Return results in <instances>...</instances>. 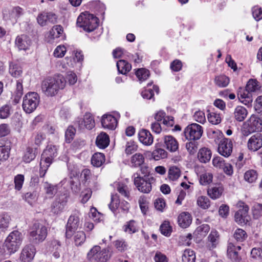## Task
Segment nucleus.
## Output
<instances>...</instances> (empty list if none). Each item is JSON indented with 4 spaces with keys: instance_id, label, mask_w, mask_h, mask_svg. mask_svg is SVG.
I'll list each match as a JSON object with an SVG mask.
<instances>
[{
    "instance_id": "nucleus-1",
    "label": "nucleus",
    "mask_w": 262,
    "mask_h": 262,
    "mask_svg": "<svg viewBox=\"0 0 262 262\" xmlns=\"http://www.w3.org/2000/svg\"><path fill=\"white\" fill-rule=\"evenodd\" d=\"M77 26L87 32L94 31L99 25V19L87 11L81 13L77 19Z\"/></svg>"
},
{
    "instance_id": "nucleus-2",
    "label": "nucleus",
    "mask_w": 262,
    "mask_h": 262,
    "mask_svg": "<svg viewBox=\"0 0 262 262\" xmlns=\"http://www.w3.org/2000/svg\"><path fill=\"white\" fill-rule=\"evenodd\" d=\"M57 155V148L55 145H48L43 150L40 162V176H45L48 167Z\"/></svg>"
},
{
    "instance_id": "nucleus-3",
    "label": "nucleus",
    "mask_w": 262,
    "mask_h": 262,
    "mask_svg": "<svg viewBox=\"0 0 262 262\" xmlns=\"http://www.w3.org/2000/svg\"><path fill=\"white\" fill-rule=\"evenodd\" d=\"M47 234V228L45 226L39 223H35L29 232V238L31 243L37 244L46 239Z\"/></svg>"
},
{
    "instance_id": "nucleus-4",
    "label": "nucleus",
    "mask_w": 262,
    "mask_h": 262,
    "mask_svg": "<svg viewBox=\"0 0 262 262\" xmlns=\"http://www.w3.org/2000/svg\"><path fill=\"white\" fill-rule=\"evenodd\" d=\"M134 184L138 190L144 193H149L152 189V185L155 182L153 177H140L138 173H135L133 176Z\"/></svg>"
},
{
    "instance_id": "nucleus-5",
    "label": "nucleus",
    "mask_w": 262,
    "mask_h": 262,
    "mask_svg": "<svg viewBox=\"0 0 262 262\" xmlns=\"http://www.w3.org/2000/svg\"><path fill=\"white\" fill-rule=\"evenodd\" d=\"M242 131L246 136L255 132H262V119L256 115H251L243 124Z\"/></svg>"
},
{
    "instance_id": "nucleus-6",
    "label": "nucleus",
    "mask_w": 262,
    "mask_h": 262,
    "mask_svg": "<svg viewBox=\"0 0 262 262\" xmlns=\"http://www.w3.org/2000/svg\"><path fill=\"white\" fill-rule=\"evenodd\" d=\"M23 240L22 234L18 231L11 232L5 239L4 245L10 254L15 253L20 246Z\"/></svg>"
},
{
    "instance_id": "nucleus-7",
    "label": "nucleus",
    "mask_w": 262,
    "mask_h": 262,
    "mask_svg": "<svg viewBox=\"0 0 262 262\" xmlns=\"http://www.w3.org/2000/svg\"><path fill=\"white\" fill-rule=\"evenodd\" d=\"M40 97L35 92H29L26 94L24 97L23 102V108L28 114L34 112L39 104Z\"/></svg>"
},
{
    "instance_id": "nucleus-8",
    "label": "nucleus",
    "mask_w": 262,
    "mask_h": 262,
    "mask_svg": "<svg viewBox=\"0 0 262 262\" xmlns=\"http://www.w3.org/2000/svg\"><path fill=\"white\" fill-rule=\"evenodd\" d=\"M107 249L101 250L99 246H94L88 252V258L92 262H106L110 258Z\"/></svg>"
},
{
    "instance_id": "nucleus-9",
    "label": "nucleus",
    "mask_w": 262,
    "mask_h": 262,
    "mask_svg": "<svg viewBox=\"0 0 262 262\" xmlns=\"http://www.w3.org/2000/svg\"><path fill=\"white\" fill-rule=\"evenodd\" d=\"M79 215V212L75 211L69 218L66 232L67 238H70L80 225Z\"/></svg>"
},
{
    "instance_id": "nucleus-10",
    "label": "nucleus",
    "mask_w": 262,
    "mask_h": 262,
    "mask_svg": "<svg viewBox=\"0 0 262 262\" xmlns=\"http://www.w3.org/2000/svg\"><path fill=\"white\" fill-rule=\"evenodd\" d=\"M202 127L196 123H192L188 125L184 129V135L188 140L199 139L203 134Z\"/></svg>"
},
{
    "instance_id": "nucleus-11",
    "label": "nucleus",
    "mask_w": 262,
    "mask_h": 262,
    "mask_svg": "<svg viewBox=\"0 0 262 262\" xmlns=\"http://www.w3.org/2000/svg\"><path fill=\"white\" fill-rule=\"evenodd\" d=\"M75 125L80 129H91L95 126L94 119L90 113H85L82 118H78Z\"/></svg>"
},
{
    "instance_id": "nucleus-12",
    "label": "nucleus",
    "mask_w": 262,
    "mask_h": 262,
    "mask_svg": "<svg viewBox=\"0 0 262 262\" xmlns=\"http://www.w3.org/2000/svg\"><path fill=\"white\" fill-rule=\"evenodd\" d=\"M66 83H42V92L47 96H53L56 94L59 89L65 87Z\"/></svg>"
},
{
    "instance_id": "nucleus-13",
    "label": "nucleus",
    "mask_w": 262,
    "mask_h": 262,
    "mask_svg": "<svg viewBox=\"0 0 262 262\" xmlns=\"http://www.w3.org/2000/svg\"><path fill=\"white\" fill-rule=\"evenodd\" d=\"M232 141L228 138H224L219 144L218 151L224 157H228L232 151Z\"/></svg>"
},
{
    "instance_id": "nucleus-14",
    "label": "nucleus",
    "mask_w": 262,
    "mask_h": 262,
    "mask_svg": "<svg viewBox=\"0 0 262 262\" xmlns=\"http://www.w3.org/2000/svg\"><path fill=\"white\" fill-rule=\"evenodd\" d=\"M101 124L105 129L114 130L118 124V118L111 114H105L102 116Z\"/></svg>"
},
{
    "instance_id": "nucleus-15",
    "label": "nucleus",
    "mask_w": 262,
    "mask_h": 262,
    "mask_svg": "<svg viewBox=\"0 0 262 262\" xmlns=\"http://www.w3.org/2000/svg\"><path fill=\"white\" fill-rule=\"evenodd\" d=\"M23 14V9L18 6L13 7L8 11L6 10L3 11L4 17L6 19L11 20L13 23L16 22L17 19Z\"/></svg>"
},
{
    "instance_id": "nucleus-16",
    "label": "nucleus",
    "mask_w": 262,
    "mask_h": 262,
    "mask_svg": "<svg viewBox=\"0 0 262 262\" xmlns=\"http://www.w3.org/2000/svg\"><path fill=\"white\" fill-rule=\"evenodd\" d=\"M57 17L55 14L52 12H42L38 14L37 17V23L41 26H44L48 23H55Z\"/></svg>"
},
{
    "instance_id": "nucleus-17",
    "label": "nucleus",
    "mask_w": 262,
    "mask_h": 262,
    "mask_svg": "<svg viewBox=\"0 0 262 262\" xmlns=\"http://www.w3.org/2000/svg\"><path fill=\"white\" fill-rule=\"evenodd\" d=\"M248 149L252 151H256L262 147V135L256 134L252 136L247 143Z\"/></svg>"
},
{
    "instance_id": "nucleus-18",
    "label": "nucleus",
    "mask_w": 262,
    "mask_h": 262,
    "mask_svg": "<svg viewBox=\"0 0 262 262\" xmlns=\"http://www.w3.org/2000/svg\"><path fill=\"white\" fill-rule=\"evenodd\" d=\"M35 254V248L32 245L25 247L21 252L20 259L22 262H30Z\"/></svg>"
},
{
    "instance_id": "nucleus-19",
    "label": "nucleus",
    "mask_w": 262,
    "mask_h": 262,
    "mask_svg": "<svg viewBox=\"0 0 262 262\" xmlns=\"http://www.w3.org/2000/svg\"><path fill=\"white\" fill-rule=\"evenodd\" d=\"M139 141L146 146L151 145L154 141V138L150 132L145 129L140 130L138 133Z\"/></svg>"
},
{
    "instance_id": "nucleus-20",
    "label": "nucleus",
    "mask_w": 262,
    "mask_h": 262,
    "mask_svg": "<svg viewBox=\"0 0 262 262\" xmlns=\"http://www.w3.org/2000/svg\"><path fill=\"white\" fill-rule=\"evenodd\" d=\"M15 45L19 50L26 51L30 49L31 40L26 35H19L15 39Z\"/></svg>"
},
{
    "instance_id": "nucleus-21",
    "label": "nucleus",
    "mask_w": 262,
    "mask_h": 262,
    "mask_svg": "<svg viewBox=\"0 0 262 262\" xmlns=\"http://www.w3.org/2000/svg\"><path fill=\"white\" fill-rule=\"evenodd\" d=\"M51 82H77V77L75 73L72 71L68 72L66 78H63V76L61 74H58L55 75L53 77L49 79Z\"/></svg>"
},
{
    "instance_id": "nucleus-22",
    "label": "nucleus",
    "mask_w": 262,
    "mask_h": 262,
    "mask_svg": "<svg viewBox=\"0 0 262 262\" xmlns=\"http://www.w3.org/2000/svg\"><path fill=\"white\" fill-rule=\"evenodd\" d=\"M155 120L158 121L163 120V123L168 126H172L174 124V118L172 116H166V114L163 111L157 112L154 116Z\"/></svg>"
},
{
    "instance_id": "nucleus-23",
    "label": "nucleus",
    "mask_w": 262,
    "mask_h": 262,
    "mask_svg": "<svg viewBox=\"0 0 262 262\" xmlns=\"http://www.w3.org/2000/svg\"><path fill=\"white\" fill-rule=\"evenodd\" d=\"M248 114V112L246 107L238 105L234 108L233 117L236 121L242 122L246 118Z\"/></svg>"
},
{
    "instance_id": "nucleus-24",
    "label": "nucleus",
    "mask_w": 262,
    "mask_h": 262,
    "mask_svg": "<svg viewBox=\"0 0 262 262\" xmlns=\"http://www.w3.org/2000/svg\"><path fill=\"white\" fill-rule=\"evenodd\" d=\"M241 249L239 246H235L232 243L228 244L227 255L229 258L235 262H238V251Z\"/></svg>"
},
{
    "instance_id": "nucleus-25",
    "label": "nucleus",
    "mask_w": 262,
    "mask_h": 262,
    "mask_svg": "<svg viewBox=\"0 0 262 262\" xmlns=\"http://www.w3.org/2000/svg\"><path fill=\"white\" fill-rule=\"evenodd\" d=\"M159 89L157 85L148 83L144 90L141 92V95L144 99H150L154 96V91L159 93Z\"/></svg>"
},
{
    "instance_id": "nucleus-26",
    "label": "nucleus",
    "mask_w": 262,
    "mask_h": 262,
    "mask_svg": "<svg viewBox=\"0 0 262 262\" xmlns=\"http://www.w3.org/2000/svg\"><path fill=\"white\" fill-rule=\"evenodd\" d=\"M9 72L14 77L18 78L22 74L23 70L20 63L17 61L10 62Z\"/></svg>"
},
{
    "instance_id": "nucleus-27",
    "label": "nucleus",
    "mask_w": 262,
    "mask_h": 262,
    "mask_svg": "<svg viewBox=\"0 0 262 262\" xmlns=\"http://www.w3.org/2000/svg\"><path fill=\"white\" fill-rule=\"evenodd\" d=\"M192 217L187 212H182L178 216V222L180 227L183 228L188 227L191 223Z\"/></svg>"
},
{
    "instance_id": "nucleus-28",
    "label": "nucleus",
    "mask_w": 262,
    "mask_h": 262,
    "mask_svg": "<svg viewBox=\"0 0 262 262\" xmlns=\"http://www.w3.org/2000/svg\"><path fill=\"white\" fill-rule=\"evenodd\" d=\"M164 144L166 148L171 152L177 151L179 148L178 141L171 136H166L164 137Z\"/></svg>"
},
{
    "instance_id": "nucleus-29",
    "label": "nucleus",
    "mask_w": 262,
    "mask_h": 262,
    "mask_svg": "<svg viewBox=\"0 0 262 262\" xmlns=\"http://www.w3.org/2000/svg\"><path fill=\"white\" fill-rule=\"evenodd\" d=\"M47 248L49 251L53 253V256L55 258L57 259L60 257V244L58 241L54 239L50 242Z\"/></svg>"
},
{
    "instance_id": "nucleus-30",
    "label": "nucleus",
    "mask_w": 262,
    "mask_h": 262,
    "mask_svg": "<svg viewBox=\"0 0 262 262\" xmlns=\"http://www.w3.org/2000/svg\"><path fill=\"white\" fill-rule=\"evenodd\" d=\"M210 227L207 224H203L196 228L193 232V235L198 239L201 240L208 233Z\"/></svg>"
},
{
    "instance_id": "nucleus-31",
    "label": "nucleus",
    "mask_w": 262,
    "mask_h": 262,
    "mask_svg": "<svg viewBox=\"0 0 262 262\" xmlns=\"http://www.w3.org/2000/svg\"><path fill=\"white\" fill-rule=\"evenodd\" d=\"M208 247L209 249L215 248L219 243L220 235L219 232L215 230H211L208 237Z\"/></svg>"
},
{
    "instance_id": "nucleus-32",
    "label": "nucleus",
    "mask_w": 262,
    "mask_h": 262,
    "mask_svg": "<svg viewBox=\"0 0 262 262\" xmlns=\"http://www.w3.org/2000/svg\"><path fill=\"white\" fill-rule=\"evenodd\" d=\"M96 143L100 148L104 149L108 146L110 143V138L105 133H100L97 137Z\"/></svg>"
},
{
    "instance_id": "nucleus-33",
    "label": "nucleus",
    "mask_w": 262,
    "mask_h": 262,
    "mask_svg": "<svg viewBox=\"0 0 262 262\" xmlns=\"http://www.w3.org/2000/svg\"><path fill=\"white\" fill-rule=\"evenodd\" d=\"M211 156V150L208 148L203 147L199 150L198 158L201 162L206 163L210 161Z\"/></svg>"
},
{
    "instance_id": "nucleus-34",
    "label": "nucleus",
    "mask_w": 262,
    "mask_h": 262,
    "mask_svg": "<svg viewBox=\"0 0 262 262\" xmlns=\"http://www.w3.org/2000/svg\"><path fill=\"white\" fill-rule=\"evenodd\" d=\"M15 90L13 93V102L16 104L19 102L20 100L23 95V86L22 83H15Z\"/></svg>"
},
{
    "instance_id": "nucleus-35",
    "label": "nucleus",
    "mask_w": 262,
    "mask_h": 262,
    "mask_svg": "<svg viewBox=\"0 0 262 262\" xmlns=\"http://www.w3.org/2000/svg\"><path fill=\"white\" fill-rule=\"evenodd\" d=\"M66 202L64 198L56 200L52 205V211L55 214L59 213L63 210Z\"/></svg>"
},
{
    "instance_id": "nucleus-36",
    "label": "nucleus",
    "mask_w": 262,
    "mask_h": 262,
    "mask_svg": "<svg viewBox=\"0 0 262 262\" xmlns=\"http://www.w3.org/2000/svg\"><path fill=\"white\" fill-rule=\"evenodd\" d=\"M63 32V28L60 25L53 26L49 33L48 36L49 41L59 37L62 34Z\"/></svg>"
},
{
    "instance_id": "nucleus-37",
    "label": "nucleus",
    "mask_w": 262,
    "mask_h": 262,
    "mask_svg": "<svg viewBox=\"0 0 262 262\" xmlns=\"http://www.w3.org/2000/svg\"><path fill=\"white\" fill-rule=\"evenodd\" d=\"M117 67L119 73L126 74L132 69L131 64L125 60H119L117 62Z\"/></svg>"
},
{
    "instance_id": "nucleus-38",
    "label": "nucleus",
    "mask_w": 262,
    "mask_h": 262,
    "mask_svg": "<svg viewBox=\"0 0 262 262\" xmlns=\"http://www.w3.org/2000/svg\"><path fill=\"white\" fill-rule=\"evenodd\" d=\"M144 162V157L142 154L136 153L133 155L130 159L132 167H138L143 165Z\"/></svg>"
},
{
    "instance_id": "nucleus-39",
    "label": "nucleus",
    "mask_w": 262,
    "mask_h": 262,
    "mask_svg": "<svg viewBox=\"0 0 262 262\" xmlns=\"http://www.w3.org/2000/svg\"><path fill=\"white\" fill-rule=\"evenodd\" d=\"M104 162L105 156L100 152L95 153L91 158L92 164L96 167H100Z\"/></svg>"
},
{
    "instance_id": "nucleus-40",
    "label": "nucleus",
    "mask_w": 262,
    "mask_h": 262,
    "mask_svg": "<svg viewBox=\"0 0 262 262\" xmlns=\"http://www.w3.org/2000/svg\"><path fill=\"white\" fill-rule=\"evenodd\" d=\"M224 189L222 186H214L208 189V194L212 199L219 198L223 192Z\"/></svg>"
},
{
    "instance_id": "nucleus-41",
    "label": "nucleus",
    "mask_w": 262,
    "mask_h": 262,
    "mask_svg": "<svg viewBox=\"0 0 262 262\" xmlns=\"http://www.w3.org/2000/svg\"><path fill=\"white\" fill-rule=\"evenodd\" d=\"M195 254L193 250L190 249L184 250L182 256V262H195Z\"/></svg>"
},
{
    "instance_id": "nucleus-42",
    "label": "nucleus",
    "mask_w": 262,
    "mask_h": 262,
    "mask_svg": "<svg viewBox=\"0 0 262 262\" xmlns=\"http://www.w3.org/2000/svg\"><path fill=\"white\" fill-rule=\"evenodd\" d=\"M258 177V173L255 170L249 169L246 171L244 175L245 181L249 183H253L256 181Z\"/></svg>"
},
{
    "instance_id": "nucleus-43",
    "label": "nucleus",
    "mask_w": 262,
    "mask_h": 262,
    "mask_svg": "<svg viewBox=\"0 0 262 262\" xmlns=\"http://www.w3.org/2000/svg\"><path fill=\"white\" fill-rule=\"evenodd\" d=\"M11 221L10 215L6 212L0 214V228L3 230L7 229Z\"/></svg>"
},
{
    "instance_id": "nucleus-44",
    "label": "nucleus",
    "mask_w": 262,
    "mask_h": 262,
    "mask_svg": "<svg viewBox=\"0 0 262 262\" xmlns=\"http://www.w3.org/2000/svg\"><path fill=\"white\" fill-rule=\"evenodd\" d=\"M135 75L140 81H145L150 76V72L145 68H140L136 70Z\"/></svg>"
},
{
    "instance_id": "nucleus-45",
    "label": "nucleus",
    "mask_w": 262,
    "mask_h": 262,
    "mask_svg": "<svg viewBox=\"0 0 262 262\" xmlns=\"http://www.w3.org/2000/svg\"><path fill=\"white\" fill-rule=\"evenodd\" d=\"M120 201L117 194L112 195L111 202L109 205V208L115 215L117 214V211L120 204Z\"/></svg>"
},
{
    "instance_id": "nucleus-46",
    "label": "nucleus",
    "mask_w": 262,
    "mask_h": 262,
    "mask_svg": "<svg viewBox=\"0 0 262 262\" xmlns=\"http://www.w3.org/2000/svg\"><path fill=\"white\" fill-rule=\"evenodd\" d=\"M124 231L129 234L134 233L138 231L137 223L134 220L127 222L124 226Z\"/></svg>"
},
{
    "instance_id": "nucleus-47",
    "label": "nucleus",
    "mask_w": 262,
    "mask_h": 262,
    "mask_svg": "<svg viewBox=\"0 0 262 262\" xmlns=\"http://www.w3.org/2000/svg\"><path fill=\"white\" fill-rule=\"evenodd\" d=\"M197 205L203 209H208L210 206L209 199L206 196H199L196 199Z\"/></svg>"
},
{
    "instance_id": "nucleus-48",
    "label": "nucleus",
    "mask_w": 262,
    "mask_h": 262,
    "mask_svg": "<svg viewBox=\"0 0 262 262\" xmlns=\"http://www.w3.org/2000/svg\"><path fill=\"white\" fill-rule=\"evenodd\" d=\"M38 195L36 192H27L25 193L23 198L30 205H33L36 202Z\"/></svg>"
},
{
    "instance_id": "nucleus-49",
    "label": "nucleus",
    "mask_w": 262,
    "mask_h": 262,
    "mask_svg": "<svg viewBox=\"0 0 262 262\" xmlns=\"http://www.w3.org/2000/svg\"><path fill=\"white\" fill-rule=\"evenodd\" d=\"M36 154V152L35 149L28 147L27 148L25 153L23 157V160L26 163H29L35 159Z\"/></svg>"
},
{
    "instance_id": "nucleus-50",
    "label": "nucleus",
    "mask_w": 262,
    "mask_h": 262,
    "mask_svg": "<svg viewBox=\"0 0 262 262\" xmlns=\"http://www.w3.org/2000/svg\"><path fill=\"white\" fill-rule=\"evenodd\" d=\"M74 243L76 246H81L84 243L86 239L85 234L83 231L74 232Z\"/></svg>"
},
{
    "instance_id": "nucleus-51",
    "label": "nucleus",
    "mask_w": 262,
    "mask_h": 262,
    "mask_svg": "<svg viewBox=\"0 0 262 262\" xmlns=\"http://www.w3.org/2000/svg\"><path fill=\"white\" fill-rule=\"evenodd\" d=\"M181 175V171L176 166L170 167L168 170V178L171 181L177 180Z\"/></svg>"
},
{
    "instance_id": "nucleus-52",
    "label": "nucleus",
    "mask_w": 262,
    "mask_h": 262,
    "mask_svg": "<svg viewBox=\"0 0 262 262\" xmlns=\"http://www.w3.org/2000/svg\"><path fill=\"white\" fill-rule=\"evenodd\" d=\"M261 83H247L246 90L248 92H262Z\"/></svg>"
},
{
    "instance_id": "nucleus-53",
    "label": "nucleus",
    "mask_w": 262,
    "mask_h": 262,
    "mask_svg": "<svg viewBox=\"0 0 262 262\" xmlns=\"http://www.w3.org/2000/svg\"><path fill=\"white\" fill-rule=\"evenodd\" d=\"M208 119L212 124L216 125L221 123L222 117L220 114L212 112L208 114Z\"/></svg>"
},
{
    "instance_id": "nucleus-54",
    "label": "nucleus",
    "mask_w": 262,
    "mask_h": 262,
    "mask_svg": "<svg viewBox=\"0 0 262 262\" xmlns=\"http://www.w3.org/2000/svg\"><path fill=\"white\" fill-rule=\"evenodd\" d=\"M10 148L8 146H0V165L9 157Z\"/></svg>"
},
{
    "instance_id": "nucleus-55",
    "label": "nucleus",
    "mask_w": 262,
    "mask_h": 262,
    "mask_svg": "<svg viewBox=\"0 0 262 262\" xmlns=\"http://www.w3.org/2000/svg\"><path fill=\"white\" fill-rule=\"evenodd\" d=\"M249 93V92L246 91H242V89L238 92L237 95L238 99L241 102L244 104H247L251 101Z\"/></svg>"
},
{
    "instance_id": "nucleus-56",
    "label": "nucleus",
    "mask_w": 262,
    "mask_h": 262,
    "mask_svg": "<svg viewBox=\"0 0 262 262\" xmlns=\"http://www.w3.org/2000/svg\"><path fill=\"white\" fill-rule=\"evenodd\" d=\"M233 237L237 241L243 242L247 238V234L243 229L237 228L234 232Z\"/></svg>"
},
{
    "instance_id": "nucleus-57",
    "label": "nucleus",
    "mask_w": 262,
    "mask_h": 262,
    "mask_svg": "<svg viewBox=\"0 0 262 262\" xmlns=\"http://www.w3.org/2000/svg\"><path fill=\"white\" fill-rule=\"evenodd\" d=\"M213 176L210 172L202 174L200 177V183L202 185H207L212 181Z\"/></svg>"
},
{
    "instance_id": "nucleus-58",
    "label": "nucleus",
    "mask_w": 262,
    "mask_h": 262,
    "mask_svg": "<svg viewBox=\"0 0 262 262\" xmlns=\"http://www.w3.org/2000/svg\"><path fill=\"white\" fill-rule=\"evenodd\" d=\"M114 245L116 249L120 252H123L128 248L127 243L123 239L114 241Z\"/></svg>"
},
{
    "instance_id": "nucleus-59",
    "label": "nucleus",
    "mask_w": 262,
    "mask_h": 262,
    "mask_svg": "<svg viewBox=\"0 0 262 262\" xmlns=\"http://www.w3.org/2000/svg\"><path fill=\"white\" fill-rule=\"evenodd\" d=\"M89 216L97 222H99L103 220V215L99 212L95 207L91 208Z\"/></svg>"
},
{
    "instance_id": "nucleus-60",
    "label": "nucleus",
    "mask_w": 262,
    "mask_h": 262,
    "mask_svg": "<svg viewBox=\"0 0 262 262\" xmlns=\"http://www.w3.org/2000/svg\"><path fill=\"white\" fill-rule=\"evenodd\" d=\"M43 188L46 193L50 196H52L56 193V186L46 182L43 184Z\"/></svg>"
},
{
    "instance_id": "nucleus-61",
    "label": "nucleus",
    "mask_w": 262,
    "mask_h": 262,
    "mask_svg": "<svg viewBox=\"0 0 262 262\" xmlns=\"http://www.w3.org/2000/svg\"><path fill=\"white\" fill-rule=\"evenodd\" d=\"M11 107L10 105L5 104L0 107V118L6 119L11 114Z\"/></svg>"
},
{
    "instance_id": "nucleus-62",
    "label": "nucleus",
    "mask_w": 262,
    "mask_h": 262,
    "mask_svg": "<svg viewBox=\"0 0 262 262\" xmlns=\"http://www.w3.org/2000/svg\"><path fill=\"white\" fill-rule=\"evenodd\" d=\"M25 180L24 176L23 174H17L14 179V182L15 184V189L19 191L22 188Z\"/></svg>"
},
{
    "instance_id": "nucleus-63",
    "label": "nucleus",
    "mask_w": 262,
    "mask_h": 262,
    "mask_svg": "<svg viewBox=\"0 0 262 262\" xmlns=\"http://www.w3.org/2000/svg\"><path fill=\"white\" fill-rule=\"evenodd\" d=\"M67 52V48L64 45H59L54 50L53 55L56 58L63 57Z\"/></svg>"
},
{
    "instance_id": "nucleus-64",
    "label": "nucleus",
    "mask_w": 262,
    "mask_h": 262,
    "mask_svg": "<svg viewBox=\"0 0 262 262\" xmlns=\"http://www.w3.org/2000/svg\"><path fill=\"white\" fill-rule=\"evenodd\" d=\"M160 230L163 235L166 236H169L171 232V228L170 226L169 222L164 221L160 226Z\"/></svg>"
}]
</instances>
